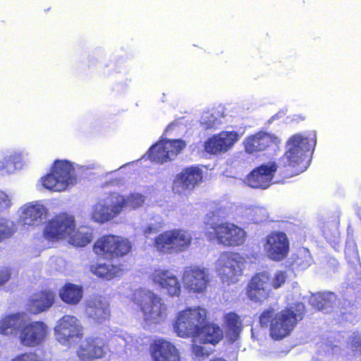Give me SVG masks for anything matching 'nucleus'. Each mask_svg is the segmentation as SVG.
Masks as SVG:
<instances>
[{"instance_id":"obj_1","label":"nucleus","mask_w":361,"mask_h":361,"mask_svg":"<svg viewBox=\"0 0 361 361\" xmlns=\"http://www.w3.org/2000/svg\"><path fill=\"white\" fill-rule=\"evenodd\" d=\"M305 314V305L297 302L286 308L274 317V309L264 310L259 317L262 327L270 326V335L276 340L283 338L290 334L297 323L302 320Z\"/></svg>"},{"instance_id":"obj_2","label":"nucleus","mask_w":361,"mask_h":361,"mask_svg":"<svg viewBox=\"0 0 361 361\" xmlns=\"http://www.w3.org/2000/svg\"><path fill=\"white\" fill-rule=\"evenodd\" d=\"M316 145V134L310 133L307 136L295 134L286 142V152L281 158L283 166L297 167V173L305 171L308 165L307 153L312 151Z\"/></svg>"},{"instance_id":"obj_3","label":"nucleus","mask_w":361,"mask_h":361,"mask_svg":"<svg viewBox=\"0 0 361 361\" xmlns=\"http://www.w3.org/2000/svg\"><path fill=\"white\" fill-rule=\"evenodd\" d=\"M135 301L144 315L145 322L149 324L161 322L166 317V305L163 300L148 290H139L135 293Z\"/></svg>"},{"instance_id":"obj_4","label":"nucleus","mask_w":361,"mask_h":361,"mask_svg":"<svg viewBox=\"0 0 361 361\" xmlns=\"http://www.w3.org/2000/svg\"><path fill=\"white\" fill-rule=\"evenodd\" d=\"M42 185L50 190L60 192L76 183L75 169L68 161H56L52 171L42 178Z\"/></svg>"},{"instance_id":"obj_5","label":"nucleus","mask_w":361,"mask_h":361,"mask_svg":"<svg viewBox=\"0 0 361 361\" xmlns=\"http://www.w3.org/2000/svg\"><path fill=\"white\" fill-rule=\"evenodd\" d=\"M192 235L184 230H171L157 235L154 246L164 253H177L186 250L191 244Z\"/></svg>"},{"instance_id":"obj_6","label":"nucleus","mask_w":361,"mask_h":361,"mask_svg":"<svg viewBox=\"0 0 361 361\" xmlns=\"http://www.w3.org/2000/svg\"><path fill=\"white\" fill-rule=\"evenodd\" d=\"M206 319V310L200 307L190 308L180 312L173 325L176 334L183 338L192 337L198 332L200 327Z\"/></svg>"},{"instance_id":"obj_7","label":"nucleus","mask_w":361,"mask_h":361,"mask_svg":"<svg viewBox=\"0 0 361 361\" xmlns=\"http://www.w3.org/2000/svg\"><path fill=\"white\" fill-rule=\"evenodd\" d=\"M245 260L240 254L235 252L221 253L216 262V268L222 281L235 283L237 277L242 274Z\"/></svg>"},{"instance_id":"obj_8","label":"nucleus","mask_w":361,"mask_h":361,"mask_svg":"<svg viewBox=\"0 0 361 361\" xmlns=\"http://www.w3.org/2000/svg\"><path fill=\"white\" fill-rule=\"evenodd\" d=\"M211 228L213 231H209L207 233L208 238L216 239L219 244L226 246H238L245 241L246 233L233 224H213L211 225Z\"/></svg>"},{"instance_id":"obj_9","label":"nucleus","mask_w":361,"mask_h":361,"mask_svg":"<svg viewBox=\"0 0 361 361\" xmlns=\"http://www.w3.org/2000/svg\"><path fill=\"white\" fill-rule=\"evenodd\" d=\"M83 328L75 316L65 315L54 328L56 340L65 346L78 342L82 337Z\"/></svg>"},{"instance_id":"obj_10","label":"nucleus","mask_w":361,"mask_h":361,"mask_svg":"<svg viewBox=\"0 0 361 361\" xmlns=\"http://www.w3.org/2000/svg\"><path fill=\"white\" fill-rule=\"evenodd\" d=\"M131 250L128 240L114 235H104L94 245V251L99 255H106L110 258L123 257Z\"/></svg>"},{"instance_id":"obj_11","label":"nucleus","mask_w":361,"mask_h":361,"mask_svg":"<svg viewBox=\"0 0 361 361\" xmlns=\"http://www.w3.org/2000/svg\"><path fill=\"white\" fill-rule=\"evenodd\" d=\"M48 335L47 325L41 321L27 322L24 319L19 329L20 343L27 347H35L42 344Z\"/></svg>"},{"instance_id":"obj_12","label":"nucleus","mask_w":361,"mask_h":361,"mask_svg":"<svg viewBox=\"0 0 361 361\" xmlns=\"http://www.w3.org/2000/svg\"><path fill=\"white\" fill-rule=\"evenodd\" d=\"M185 147V142L180 139L162 140L149 149V157L153 161L164 164L174 159Z\"/></svg>"},{"instance_id":"obj_13","label":"nucleus","mask_w":361,"mask_h":361,"mask_svg":"<svg viewBox=\"0 0 361 361\" xmlns=\"http://www.w3.org/2000/svg\"><path fill=\"white\" fill-rule=\"evenodd\" d=\"M124 199L122 195H112L93 207L92 217L94 221L104 223L117 216L122 212Z\"/></svg>"},{"instance_id":"obj_14","label":"nucleus","mask_w":361,"mask_h":361,"mask_svg":"<svg viewBox=\"0 0 361 361\" xmlns=\"http://www.w3.org/2000/svg\"><path fill=\"white\" fill-rule=\"evenodd\" d=\"M74 219L66 214H61L48 221L44 230V235L51 240L67 238L74 231Z\"/></svg>"},{"instance_id":"obj_15","label":"nucleus","mask_w":361,"mask_h":361,"mask_svg":"<svg viewBox=\"0 0 361 361\" xmlns=\"http://www.w3.org/2000/svg\"><path fill=\"white\" fill-rule=\"evenodd\" d=\"M209 273L205 268L187 267L183 275L185 288L195 293H203L209 283Z\"/></svg>"},{"instance_id":"obj_16","label":"nucleus","mask_w":361,"mask_h":361,"mask_svg":"<svg viewBox=\"0 0 361 361\" xmlns=\"http://www.w3.org/2000/svg\"><path fill=\"white\" fill-rule=\"evenodd\" d=\"M278 165L274 161H269L253 169L247 176V184L253 188L266 189L271 183Z\"/></svg>"},{"instance_id":"obj_17","label":"nucleus","mask_w":361,"mask_h":361,"mask_svg":"<svg viewBox=\"0 0 361 361\" xmlns=\"http://www.w3.org/2000/svg\"><path fill=\"white\" fill-rule=\"evenodd\" d=\"M264 250L269 258L274 261L285 259L289 250V241L283 232H273L267 237Z\"/></svg>"},{"instance_id":"obj_18","label":"nucleus","mask_w":361,"mask_h":361,"mask_svg":"<svg viewBox=\"0 0 361 361\" xmlns=\"http://www.w3.org/2000/svg\"><path fill=\"white\" fill-rule=\"evenodd\" d=\"M240 135L235 131H223L209 137L204 144L207 152L212 154L224 153L238 141Z\"/></svg>"},{"instance_id":"obj_19","label":"nucleus","mask_w":361,"mask_h":361,"mask_svg":"<svg viewBox=\"0 0 361 361\" xmlns=\"http://www.w3.org/2000/svg\"><path fill=\"white\" fill-rule=\"evenodd\" d=\"M202 180V171L197 166L188 167L178 173L173 181V191L180 194L191 190Z\"/></svg>"},{"instance_id":"obj_20","label":"nucleus","mask_w":361,"mask_h":361,"mask_svg":"<svg viewBox=\"0 0 361 361\" xmlns=\"http://www.w3.org/2000/svg\"><path fill=\"white\" fill-rule=\"evenodd\" d=\"M271 285L267 272L258 273L254 276L248 284L247 295L249 299L258 302L267 299L271 292Z\"/></svg>"},{"instance_id":"obj_21","label":"nucleus","mask_w":361,"mask_h":361,"mask_svg":"<svg viewBox=\"0 0 361 361\" xmlns=\"http://www.w3.org/2000/svg\"><path fill=\"white\" fill-rule=\"evenodd\" d=\"M85 312L88 318L98 324L105 322L110 317L108 302L102 296L90 298L87 300Z\"/></svg>"},{"instance_id":"obj_22","label":"nucleus","mask_w":361,"mask_h":361,"mask_svg":"<svg viewBox=\"0 0 361 361\" xmlns=\"http://www.w3.org/2000/svg\"><path fill=\"white\" fill-rule=\"evenodd\" d=\"M154 283L165 290L170 296H178L180 293V284L178 278L169 270H155L152 274Z\"/></svg>"},{"instance_id":"obj_23","label":"nucleus","mask_w":361,"mask_h":361,"mask_svg":"<svg viewBox=\"0 0 361 361\" xmlns=\"http://www.w3.org/2000/svg\"><path fill=\"white\" fill-rule=\"evenodd\" d=\"M106 352L103 338L96 337L86 339L81 345L78 356L82 360H92L102 357Z\"/></svg>"},{"instance_id":"obj_24","label":"nucleus","mask_w":361,"mask_h":361,"mask_svg":"<svg viewBox=\"0 0 361 361\" xmlns=\"http://www.w3.org/2000/svg\"><path fill=\"white\" fill-rule=\"evenodd\" d=\"M277 137L264 131L248 136L243 142L245 152L254 154L265 150L277 140Z\"/></svg>"},{"instance_id":"obj_25","label":"nucleus","mask_w":361,"mask_h":361,"mask_svg":"<svg viewBox=\"0 0 361 361\" xmlns=\"http://www.w3.org/2000/svg\"><path fill=\"white\" fill-rule=\"evenodd\" d=\"M20 221L24 225L37 226L46 218L47 209L39 203H29L21 207Z\"/></svg>"},{"instance_id":"obj_26","label":"nucleus","mask_w":361,"mask_h":361,"mask_svg":"<svg viewBox=\"0 0 361 361\" xmlns=\"http://www.w3.org/2000/svg\"><path fill=\"white\" fill-rule=\"evenodd\" d=\"M195 342L200 344H212L215 345L223 338V331L219 326L214 324L204 323L198 327V332L195 334Z\"/></svg>"},{"instance_id":"obj_27","label":"nucleus","mask_w":361,"mask_h":361,"mask_svg":"<svg viewBox=\"0 0 361 361\" xmlns=\"http://www.w3.org/2000/svg\"><path fill=\"white\" fill-rule=\"evenodd\" d=\"M56 294L51 290H44L34 295L28 303L29 311L35 314L48 310L54 303Z\"/></svg>"},{"instance_id":"obj_28","label":"nucleus","mask_w":361,"mask_h":361,"mask_svg":"<svg viewBox=\"0 0 361 361\" xmlns=\"http://www.w3.org/2000/svg\"><path fill=\"white\" fill-rule=\"evenodd\" d=\"M152 357L154 361H180L177 349L165 340H158L155 342Z\"/></svg>"},{"instance_id":"obj_29","label":"nucleus","mask_w":361,"mask_h":361,"mask_svg":"<svg viewBox=\"0 0 361 361\" xmlns=\"http://www.w3.org/2000/svg\"><path fill=\"white\" fill-rule=\"evenodd\" d=\"M22 166V154L19 152L8 151L0 158V173L1 175L14 173Z\"/></svg>"},{"instance_id":"obj_30","label":"nucleus","mask_w":361,"mask_h":361,"mask_svg":"<svg viewBox=\"0 0 361 361\" xmlns=\"http://www.w3.org/2000/svg\"><path fill=\"white\" fill-rule=\"evenodd\" d=\"M309 302L314 308L324 313H329L336 305V295L332 292L312 294L309 299Z\"/></svg>"},{"instance_id":"obj_31","label":"nucleus","mask_w":361,"mask_h":361,"mask_svg":"<svg viewBox=\"0 0 361 361\" xmlns=\"http://www.w3.org/2000/svg\"><path fill=\"white\" fill-rule=\"evenodd\" d=\"M24 313H17L6 316L0 320V334L4 336L16 333L18 336L19 329L23 324Z\"/></svg>"},{"instance_id":"obj_32","label":"nucleus","mask_w":361,"mask_h":361,"mask_svg":"<svg viewBox=\"0 0 361 361\" xmlns=\"http://www.w3.org/2000/svg\"><path fill=\"white\" fill-rule=\"evenodd\" d=\"M121 264H114L111 262L97 263L91 266V271L98 277L110 280L118 276L122 270Z\"/></svg>"},{"instance_id":"obj_33","label":"nucleus","mask_w":361,"mask_h":361,"mask_svg":"<svg viewBox=\"0 0 361 361\" xmlns=\"http://www.w3.org/2000/svg\"><path fill=\"white\" fill-rule=\"evenodd\" d=\"M61 300L68 304H78L82 297V289L80 286L68 283L65 285L59 293Z\"/></svg>"},{"instance_id":"obj_34","label":"nucleus","mask_w":361,"mask_h":361,"mask_svg":"<svg viewBox=\"0 0 361 361\" xmlns=\"http://www.w3.org/2000/svg\"><path fill=\"white\" fill-rule=\"evenodd\" d=\"M227 326V335L229 339L234 342L239 337L242 330L241 322L239 317L234 312H230L225 316Z\"/></svg>"},{"instance_id":"obj_35","label":"nucleus","mask_w":361,"mask_h":361,"mask_svg":"<svg viewBox=\"0 0 361 361\" xmlns=\"http://www.w3.org/2000/svg\"><path fill=\"white\" fill-rule=\"evenodd\" d=\"M68 242L78 247H84L92 241V233L86 231L85 228L74 231L68 236Z\"/></svg>"},{"instance_id":"obj_36","label":"nucleus","mask_w":361,"mask_h":361,"mask_svg":"<svg viewBox=\"0 0 361 361\" xmlns=\"http://www.w3.org/2000/svg\"><path fill=\"white\" fill-rule=\"evenodd\" d=\"M312 263L310 251L306 248L300 249L293 262V266L300 269H307Z\"/></svg>"},{"instance_id":"obj_37","label":"nucleus","mask_w":361,"mask_h":361,"mask_svg":"<svg viewBox=\"0 0 361 361\" xmlns=\"http://www.w3.org/2000/svg\"><path fill=\"white\" fill-rule=\"evenodd\" d=\"M223 116H221L219 113L213 114L211 112L203 113L200 123L205 129L216 128L222 123Z\"/></svg>"},{"instance_id":"obj_38","label":"nucleus","mask_w":361,"mask_h":361,"mask_svg":"<svg viewBox=\"0 0 361 361\" xmlns=\"http://www.w3.org/2000/svg\"><path fill=\"white\" fill-rule=\"evenodd\" d=\"M15 224L13 221L0 216V243L10 238L15 233Z\"/></svg>"},{"instance_id":"obj_39","label":"nucleus","mask_w":361,"mask_h":361,"mask_svg":"<svg viewBox=\"0 0 361 361\" xmlns=\"http://www.w3.org/2000/svg\"><path fill=\"white\" fill-rule=\"evenodd\" d=\"M124 199V203L121 205L123 209H135L142 206L145 200V197L140 193H133L129 196H122Z\"/></svg>"},{"instance_id":"obj_40","label":"nucleus","mask_w":361,"mask_h":361,"mask_svg":"<svg viewBox=\"0 0 361 361\" xmlns=\"http://www.w3.org/2000/svg\"><path fill=\"white\" fill-rule=\"evenodd\" d=\"M163 222L159 217L157 219L151 220L143 227L142 232L146 238H149L152 234L157 233L162 228Z\"/></svg>"},{"instance_id":"obj_41","label":"nucleus","mask_w":361,"mask_h":361,"mask_svg":"<svg viewBox=\"0 0 361 361\" xmlns=\"http://www.w3.org/2000/svg\"><path fill=\"white\" fill-rule=\"evenodd\" d=\"M349 345L355 355H361V334L353 332L350 336Z\"/></svg>"},{"instance_id":"obj_42","label":"nucleus","mask_w":361,"mask_h":361,"mask_svg":"<svg viewBox=\"0 0 361 361\" xmlns=\"http://www.w3.org/2000/svg\"><path fill=\"white\" fill-rule=\"evenodd\" d=\"M252 220L255 223H259L265 220L269 215L267 209L262 207H256L252 209Z\"/></svg>"},{"instance_id":"obj_43","label":"nucleus","mask_w":361,"mask_h":361,"mask_svg":"<svg viewBox=\"0 0 361 361\" xmlns=\"http://www.w3.org/2000/svg\"><path fill=\"white\" fill-rule=\"evenodd\" d=\"M12 205L10 195L0 190V214L6 212Z\"/></svg>"},{"instance_id":"obj_44","label":"nucleus","mask_w":361,"mask_h":361,"mask_svg":"<svg viewBox=\"0 0 361 361\" xmlns=\"http://www.w3.org/2000/svg\"><path fill=\"white\" fill-rule=\"evenodd\" d=\"M287 275L285 271H277L272 279L271 285L274 288H280L286 281Z\"/></svg>"},{"instance_id":"obj_45","label":"nucleus","mask_w":361,"mask_h":361,"mask_svg":"<svg viewBox=\"0 0 361 361\" xmlns=\"http://www.w3.org/2000/svg\"><path fill=\"white\" fill-rule=\"evenodd\" d=\"M194 344L192 345V353L197 357H201L204 355H208L211 352L210 349H207L204 346H202L199 342H195V338H193Z\"/></svg>"},{"instance_id":"obj_46","label":"nucleus","mask_w":361,"mask_h":361,"mask_svg":"<svg viewBox=\"0 0 361 361\" xmlns=\"http://www.w3.org/2000/svg\"><path fill=\"white\" fill-rule=\"evenodd\" d=\"M11 361H41L39 357L35 353H24L18 355Z\"/></svg>"},{"instance_id":"obj_47","label":"nucleus","mask_w":361,"mask_h":361,"mask_svg":"<svg viewBox=\"0 0 361 361\" xmlns=\"http://www.w3.org/2000/svg\"><path fill=\"white\" fill-rule=\"evenodd\" d=\"M11 278V271L8 268L0 269V286L6 283Z\"/></svg>"},{"instance_id":"obj_48","label":"nucleus","mask_w":361,"mask_h":361,"mask_svg":"<svg viewBox=\"0 0 361 361\" xmlns=\"http://www.w3.org/2000/svg\"><path fill=\"white\" fill-rule=\"evenodd\" d=\"M176 123H170L167 127L165 129V131H164V133L166 134L169 130L173 129V128L176 126Z\"/></svg>"},{"instance_id":"obj_49","label":"nucleus","mask_w":361,"mask_h":361,"mask_svg":"<svg viewBox=\"0 0 361 361\" xmlns=\"http://www.w3.org/2000/svg\"><path fill=\"white\" fill-rule=\"evenodd\" d=\"M135 349L139 350V346L135 345Z\"/></svg>"}]
</instances>
